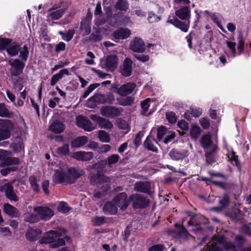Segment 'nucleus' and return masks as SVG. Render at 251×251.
<instances>
[{"mask_svg": "<svg viewBox=\"0 0 251 251\" xmlns=\"http://www.w3.org/2000/svg\"><path fill=\"white\" fill-rule=\"evenodd\" d=\"M226 44L231 53H232L233 56H236V43L235 42L226 41Z\"/></svg>", "mask_w": 251, "mask_h": 251, "instance_id": "e2e57ef3", "label": "nucleus"}, {"mask_svg": "<svg viewBox=\"0 0 251 251\" xmlns=\"http://www.w3.org/2000/svg\"><path fill=\"white\" fill-rule=\"evenodd\" d=\"M6 165H17L19 163V160L18 158L12 157L11 156H8L6 159L3 161Z\"/></svg>", "mask_w": 251, "mask_h": 251, "instance_id": "de8ad7c7", "label": "nucleus"}, {"mask_svg": "<svg viewBox=\"0 0 251 251\" xmlns=\"http://www.w3.org/2000/svg\"><path fill=\"white\" fill-rule=\"evenodd\" d=\"M67 174L68 177L72 181V182H68V183L71 184L74 183L75 179L83 175V171L75 168H72L68 170Z\"/></svg>", "mask_w": 251, "mask_h": 251, "instance_id": "b1692460", "label": "nucleus"}, {"mask_svg": "<svg viewBox=\"0 0 251 251\" xmlns=\"http://www.w3.org/2000/svg\"><path fill=\"white\" fill-rule=\"evenodd\" d=\"M128 6L127 0H118L115 7L120 11H126L128 8Z\"/></svg>", "mask_w": 251, "mask_h": 251, "instance_id": "4c0bfd02", "label": "nucleus"}, {"mask_svg": "<svg viewBox=\"0 0 251 251\" xmlns=\"http://www.w3.org/2000/svg\"><path fill=\"white\" fill-rule=\"evenodd\" d=\"M175 24V26L179 28L182 31L185 32L188 31L190 24L189 21H188L187 22H183L179 20H178V21L176 22Z\"/></svg>", "mask_w": 251, "mask_h": 251, "instance_id": "a19ab883", "label": "nucleus"}, {"mask_svg": "<svg viewBox=\"0 0 251 251\" xmlns=\"http://www.w3.org/2000/svg\"><path fill=\"white\" fill-rule=\"evenodd\" d=\"M228 157L231 161H234L235 165L237 167H239L240 166V163L238 160V157L236 155V153L234 151H231L230 152H229L228 153Z\"/></svg>", "mask_w": 251, "mask_h": 251, "instance_id": "3c124183", "label": "nucleus"}, {"mask_svg": "<svg viewBox=\"0 0 251 251\" xmlns=\"http://www.w3.org/2000/svg\"><path fill=\"white\" fill-rule=\"evenodd\" d=\"M120 159V156L117 154H113L109 156L106 159V162L109 166L117 163Z\"/></svg>", "mask_w": 251, "mask_h": 251, "instance_id": "49530a36", "label": "nucleus"}, {"mask_svg": "<svg viewBox=\"0 0 251 251\" xmlns=\"http://www.w3.org/2000/svg\"><path fill=\"white\" fill-rule=\"evenodd\" d=\"M60 99L58 97H54L51 99L49 102V106L51 108H54L58 104Z\"/></svg>", "mask_w": 251, "mask_h": 251, "instance_id": "69168bd1", "label": "nucleus"}, {"mask_svg": "<svg viewBox=\"0 0 251 251\" xmlns=\"http://www.w3.org/2000/svg\"><path fill=\"white\" fill-rule=\"evenodd\" d=\"M73 157L79 161H87L93 158V153L90 151H77L74 153Z\"/></svg>", "mask_w": 251, "mask_h": 251, "instance_id": "aec40b11", "label": "nucleus"}, {"mask_svg": "<svg viewBox=\"0 0 251 251\" xmlns=\"http://www.w3.org/2000/svg\"><path fill=\"white\" fill-rule=\"evenodd\" d=\"M166 117L169 123L171 124L175 123L176 121V114L173 112H168L166 114Z\"/></svg>", "mask_w": 251, "mask_h": 251, "instance_id": "13d9d810", "label": "nucleus"}, {"mask_svg": "<svg viewBox=\"0 0 251 251\" xmlns=\"http://www.w3.org/2000/svg\"><path fill=\"white\" fill-rule=\"evenodd\" d=\"M229 199L227 195L225 194L223 199L219 201V204L220 206L223 208H225L229 204Z\"/></svg>", "mask_w": 251, "mask_h": 251, "instance_id": "052dcab7", "label": "nucleus"}, {"mask_svg": "<svg viewBox=\"0 0 251 251\" xmlns=\"http://www.w3.org/2000/svg\"><path fill=\"white\" fill-rule=\"evenodd\" d=\"M3 210L6 214L11 217H16L19 216L17 208L8 203L4 205Z\"/></svg>", "mask_w": 251, "mask_h": 251, "instance_id": "473e14b6", "label": "nucleus"}, {"mask_svg": "<svg viewBox=\"0 0 251 251\" xmlns=\"http://www.w3.org/2000/svg\"><path fill=\"white\" fill-rule=\"evenodd\" d=\"M11 40L5 38H0V50L6 49Z\"/></svg>", "mask_w": 251, "mask_h": 251, "instance_id": "6e6d98bb", "label": "nucleus"}, {"mask_svg": "<svg viewBox=\"0 0 251 251\" xmlns=\"http://www.w3.org/2000/svg\"><path fill=\"white\" fill-rule=\"evenodd\" d=\"M130 31L127 28H120L113 33V37L117 39H125L130 35Z\"/></svg>", "mask_w": 251, "mask_h": 251, "instance_id": "a878e982", "label": "nucleus"}, {"mask_svg": "<svg viewBox=\"0 0 251 251\" xmlns=\"http://www.w3.org/2000/svg\"><path fill=\"white\" fill-rule=\"evenodd\" d=\"M34 211L38 214L39 220L43 221H48L54 215L53 211L48 207H35Z\"/></svg>", "mask_w": 251, "mask_h": 251, "instance_id": "0eeeda50", "label": "nucleus"}, {"mask_svg": "<svg viewBox=\"0 0 251 251\" xmlns=\"http://www.w3.org/2000/svg\"><path fill=\"white\" fill-rule=\"evenodd\" d=\"M8 63L12 67V69L10 70L11 76H16L23 73L25 64L20 60L18 59H10Z\"/></svg>", "mask_w": 251, "mask_h": 251, "instance_id": "1a4fd4ad", "label": "nucleus"}, {"mask_svg": "<svg viewBox=\"0 0 251 251\" xmlns=\"http://www.w3.org/2000/svg\"><path fill=\"white\" fill-rule=\"evenodd\" d=\"M151 189L150 183L148 181H139L134 185V189L135 191L143 193H148Z\"/></svg>", "mask_w": 251, "mask_h": 251, "instance_id": "4be33fe9", "label": "nucleus"}, {"mask_svg": "<svg viewBox=\"0 0 251 251\" xmlns=\"http://www.w3.org/2000/svg\"><path fill=\"white\" fill-rule=\"evenodd\" d=\"M0 141L10 138L14 129L13 124L9 120H0Z\"/></svg>", "mask_w": 251, "mask_h": 251, "instance_id": "39448f33", "label": "nucleus"}, {"mask_svg": "<svg viewBox=\"0 0 251 251\" xmlns=\"http://www.w3.org/2000/svg\"><path fill=\"white\" fill-rule=\"evenodd\" d=\"M75 33V30L74 29H70L68 31L66 34L65 36L63 37V40L67 42H69L72 40L74 34Z\"/></svg>", "mask_w": 251, "mask_h": 251, "instance_id": "0e129e2a", "label": "nucleus"}, {"mask_svg": "<svg viewBox=\"0 0 251 251\" xmlns=\"http://www.w3.org/2000/svg\"><path fill=\"white\" fill-rule=\"evenodd\" d=\"M64 128L63 124L59 121L53 122L50 126V130L56 133H60L63 132Z\"/></svg>", "mask_w": 251, "mask_h": 251, "instance_id": "72a5a7b5", "label": "nucleus"}, {"mask_svg": "<svg viewBox=\"0 0 251 251\" xmlns=\"http://www.w3.org/2000/svg\"><path fill=\"white\" fill-rule=\"evenodd\" d=\"M80 29L83 33V35L85 36L88 35L91 31V28L90 25L86 21L85 22H81L80 25Z\"/></svg>", "mask_w": 251, "mask_h": 251, "instance_id": "c03bdc74", "label": "nucleus"}, {"mask_svg": "<svg viewBox=\"0 0 251 251\" xmlns=\"http://www.w3.org/2000/svg\"><path fill=\"white\" fill-rule=\"evenodd\" d=\"M167 129L165 126L160 127L157 130V136L159 140H161L166 134Z\"/></svg>", "mask_w": 251, "mask_h": 251, "instance_id": "338daca9", "label": "nucleus"}, {"mask_svg": "<svg viewBox=\"0 0 251 251\" xmlns=\"http://www.w3.org/2000/svg\"><path fill=\"white\" fill-rule=\"evenodd\" d=\"M3 189L5 192L6 197L11 201H17L18 198L14 192L13 187L10 183H7L0 186V190Z\"/></svg>", "mask_w": 251, "mask_h": 251, "instance_id": "dca6fc26", "label": "nucleus"}, {"mask_svg": "<svg viewBox=\"0 0 251 251\" xmlns=\"http://www.w3.org/2000/svg\"><path fill=\"white\" fill-rule=\"evenodd\" d=\"M88 141L86 136H81L74 139L71 142V146L73 148H79L85 145Z\"/></svg>", "mask_w": 251, "mask_h": 251, "instance_id": "393cba45", "label": "nucleus"}, {"mask_svg": "<svg viewBox=\"0 0 251 251\" xmlns=\"http://www.w3.org/2000/svg\"><path fill=\"white\" fill-rule=\"evenodd\" d=\"M201 133V129L199 126L196 125H193L190 129V135L191 138L196 140L199 138Z\"/></svg>", "mask_w": 251, "mask_h": 251, "instance_id": "e433bc0d", "label": "nucleus"}, {"mask_svg": "<svg viewBox=\"0 0 251 251\" xmlns=\"http://www.w3.org/2000/svg\"><path fill=\"white\" fill-rule=\"evenodd\" d=\"M103 210L105 214L110 215H114L118 211L116 205L111 201L106 202L103 206Z\"/></svg>", "mask_w": 251, "mask_h": 251, "instance_id": "c85d7f7f", "label": "nucleus"}, {"mask_svg": "<svg viewBox=\"0 0 251 251\" xmlns=\"http://www.w3.org/2000/svg\"><path fill=\"white\" fill-rule=\"evenodd\" d=\"M52 180L54 182L56 183H68V182L72 181L68 177L67 171L63 168H59L55 170Z\"/></svg>", "mask_w": 251, "mask_h": 251, "instance_id": "6e6552de", "label": "nucleus"}, {"mask_svg": "<svg viewBox=\"0 0 251 251\" xmlns=\"http://www.w3.org/2000/svg\"><path fill=\"white\" fill-rule=\"evenodd\" d=\"M25 220L30 223H34L39 221L37 214L27 213L25 215Z\"/></svg>", "mask_w": 251, "mask_h": 251, "instance_id": "58836bf2", "label": "nucleus"}, {"mask_svg": "<svg viewBox=\"0 0 251 251\" xmlns=\"http://www.w3.org/2000/svg\"><path fill=\"white\" fill-rule=\"evenodd\" d=\"M118 59L115 55H109L103 61L101 62L100 66L102 68L107 71H113L117 67Z\"/></svg>", "mask_w": 251, "mask_h": 251, "instance_id": "9d476101", "label": "nucleus"}, {"mask_svg": "<svg viewBox=\"0 0 251 251\" xmlns=\"http://www.w3.org/2000/svg\"><path fill=\"white\" fill-rule=\"evenodd\" d=\"M134 57L138 60L145 62L149 60L150 57L148 55L145 54H135Z\"/></svg>", "mask_w": 251, "mask_h": 251, "instance_id": "774afa93", "label": "nucleus"}, {"mask_svg": "<svg viewBox=\"0 0 251 251\" xmlns=\"http://www.w3.org/2000/svg\"><path fill=\"white\" fill-rule=\"evenodd\" d=\"M122 20L121 21H117L115 20V21L112 22L111 21L110 22V24L112 26H116V25H122L125 23H126L129 21V18L126 16H123L121 17Z\"/></svg>", "mask_w": 251, "mask_h": 251, "instance_id": "603ef678", "label": "nucleus"}, {"mask_svg": "<svg viewBox=\"0 0 251 251\" xmlns=\"http://www.w3.org/2000/svg\"><path fill=\"white\" fill-rule=\"evenodd\" d=\"M11 113L4 103H0V117H9Z\"/></svg>", "mask_w": 251, "mask_h": 251, "instance_id": "a18cd8bd", "label": "nucleus"}, {"mask_svg": "<svg viewBox=\"0 0 251 251\" xmlns=\"http://www.w3.org/2000/svg\"><path fill=\"white\" fill-rule=\"evenodd\" d=\"M130 49L134 52H143L145 50L144 42L141 38H135L131 42Z\"/></svg>", "mask_w": 251, "mask_h": 251, "instance_id": "f3484780", "label": "nucleus"}, {"mask_svg": "<svg viewBox=\"0 0 251 251\" xmlns=\"http://www.w3.org/2000/svg\"><path fill=\"white\" fill-rule=\"evenodd\" d=\"M90 117L91 119L97 123L99 127L101 128L111 129L113 127L112 122L107 119L96 115H92Z\"/></svg>", "mask_w": 251, "mask_h": 251, "instance_id": "ddd939ff", "label": "nucleus"}, {"mask_svg": "<svg viewBox=\"0 0 251 251\" xmlns=\"http://www.w3.org/2000/svg\"><path fill=\"white\" fill-rule=\"evenodd\" d=\"M200 142L202 147L205 150L206 161L209 163L213 162L216 157L218 147L212 141L211 136L208 134L203 135Z\"/></svg>", "mask_w": 251, "mask_h": 251, "instance_id": "f03ea898", "label": "nucleus"}, {"mask_svg": "<svg viewBox=\"0 0 251 251\" xmlns=\"http://www.w3.org/2000/svg\"><path fill=\"white\" fill-rule=\"evenodd\" d=\"M129 199L134 209L145 208L150 203V200L141 194H133L130 196Z\"/></svg>", "mask_w": 251, "mask_h": 251, "instance_id": "423d86ee", "label": "nucleus"}, {"mask_svg": "<svg viewBox=\"0 0 251 251\" xmlns=\"http://www.w3.org/2000/svg\"><path fill=\"white\" fill-rule=\"evenodd\" d=\"M169 155L173 160H181L188 155V151L186 149H173L170 151Z\"/></svg>", "mask_w": 251, "mask_h": 251, "instance_id": "2eb2a0df", "label": "nucleus"}, {"mask_svg": "<svg viewBox=\"0 0 251 251\" xmlns=\"http://www.w3.org/2000/svg\"><path fill=\"white\" fill-rule=\"evenodd\" d=\"M113 202L122 210H126L129 204V201L127 199V194L125 192L117 195Z\"/></svg>", "mask_w": 251, "mask_h": 251, "instance_id": "9b49d317", "label": "nucleus"}, {"mask_svg": "<svg viewBox=\"0 0 251 251\" xmlns=\"http://www.w3.org/2000/svg\"><path fill=\"white\" fill-rule=\"evenodd\" d=\"M160 17L157 16L152 12L149 13L148 20L150 23H154L158 22L160 20Z\"/></svg>", "mask_w": 251, "mask_h": 251, "instance_id": "864d4df0", "label": "nucleus"}, {"mask_svg": "<svg viewBox=\"0 0 251 251\" xmlns=\"http://www.w3.org/2000/svg\"><path fill=\"white\" fill-rule=\"evenodd\" d=\"M175 227L178 229L177 234L178 237L183 240H188L190 239L192 236L188 232L186 229L181 225L179 224H176Z\"/></svg>", "mask_w": 251, "mask_h": 251, "instance_id": "bb28decb", "label": "nucleus"}, {"mask_svg": "<svg viewBox=\"0 0 251 251\" xmlns=\"http://www.w3.org/2000/svg\"><path fill=\"white\" fill-rule=\"evenodd\" d=\"M100 114L105 117L114 118L120 115V111L117 107L112 106H103L100 109Z\"/></svg>", "mask_w": 251, "mask_h": 251, "instance_id": "4468645a", "label": "nucleus"}, {"mask_svg": "<svg viewBox=\"0 0 251 251\" xmlns=\"http://www.w3.org/2000/svg\"><path fill=\"white\" fill-rule=\"evenodd\" d=\"M90 181L93 184L101 183L104 182H108L110 181V179L108 177L100 175L99 173L91 176Z\"/></svg>", "mask_w": 251, "mask_h": 251, "instance_id": "cd10ccee", "label": "nucleus"}, {"mask_svg": "<svg viewBox=\"0 0 251 251\" xmlns=\"http://www.w3.org/2000/svg\"><path fill=\"white\" fill-rule=\"evenodd\" d=\"M114 100V96L111 93L106 94L97 93L87 100L86 105L89 108H93L100 104H112Z\"/></svg>", "mask_w": 251, "mask_h": 251, "instance_id": "7ed1b4c3", "label": "nucleus"}, {"mask_svg": "<svg viewBox=\"0 0 251 251\" xmlns=\"http://www.w3.org/2000/svg\"><path fill=\"white\" fill-rule=\"evenodd\" d=\"M238 47L237 49L239 51V54L243 51L244 49V41L243 36L240 34L237 37Z\"/></svg>", "mask_w": 251, "mask_h": 251, "instance_id": "5fc2aeb1", "label": "nucleus"}, {"mask_svg": "<svg viewBox=\"0 0 251 251\" xmlns=\"http://www.w3.org/2000/svg\"><path fill=\"white\" fill-rule=\"evenodd\" d=\"M29 52L27 46L25 45L20 51V56L23 60L26 61L28 56Z\"/></svg>", "mask_w": 251, "mask_h": 251, "instance_id": "4d7b16f0", "label": "nucleus"}, {"mask_svg": "<svg viewBox=\"0 0 251 251\" xmlns=\"http://www.w3.org/2000/svg\"><path fill=\"white\" fill-rule=\"evenodd\" d=\"M133 83H127L122 85L117 90V93L121 96H125L131 94L135 87Z\"/></svg>", "mask_w": 251, "mask_h": 251, "instance_id": "6ab92c4d", "label": "nucleus"}, {"mask_svg": "<svg viewBox=\"0 0 251 251\" xmlns=\"http://www.w3.org/2000/svg\"><path fill=\"white\" fill-rule=\"evenodd\" d=\"M69 71L67 69L60 70L58 73L52 75L50 80V85L54 86L64 75H69Z\"/></svg>", "mask_w": 251, "mask_h": 251, "instance_id": "c756f323", "label": "nucleus"}, {"mask_svg": "<svg viewBox=\"0 0 251 251\" xmlns=\"http://www.w3.org/2000/svg\"><path fill=\"white\" fill-rule=\"evenodd\" d=\"M176 15L182 20H185L190 17V10L187 6H184L176 11Z\"/></svg>", "mask_w": 251, "mask_h": 251, "instance_id": "7c9ffc66", "label": "nucleus"}, {"mask_svg": "<svg viewBox=\"0 0 251 251\" xmlns=\"http://www.w3.org/2000/svg\"><path fill=\"white\" fill-rule=\"evenodd\" d=\"M6 50L9 55L11 56H16L19 51L20 46L15 42H12L11 41V43L7 46Z\"/></svg>", "mask_w": 251, "mask_h": 251, "instance_id": "2f4dec72", "label": "nucleus"}, {"mask_svg": "<svg viewBox=\"0 0 251 251\" xmlns=\"http://www.w3.org/2000/svg\"><path fill=\"white\" fill-rule=\"evenodd\" d=\"M221 245L227 251H238L232 243L226 242L224 236L219 234L213 237L207 245L206 250L208 251H222L220 247Z\"/></svg>", "mask_w": 251, "mask_h": 251, "instance_id": "f257e3e1", "label": "nucleus"}, {"mask_svg": "<svg viewBox=\"0 0 251 251\" xmlns=\"http://www.w3.org/2000/svg\"><path fill=\"white\" fill-rule=\"evenodd\" d=\"M60 234L57 231L50 230L47 232L40 240L41 244H50L51 248H57L65 244L62 238H58Z\"/></svg>", "mask_w": 251, "mask_h": 251, "instance_id": "20e7f679", "label": "nucleus"}, {"mask_svg": "<svg viewBox=\"0 0 251 251\" xmlns=\"http://www.w3.org/2000/svg\"><path fill=\"white\" fill-rule=\"evenodd\" d=\"M100 140L103 143H109L110 141L109 134L104 130H100L98 133Z\"/></svg>", "mask_w": 251, "mask_h": 251, "instance_id": "37998d69", "label": "nucleus"}, {"mask_svg": "<svg viewBox=\"0 0 251 251\" xmlns=\"http://www.w3.org/2000/svg\"><path fill=\"white\" fill-rule=\"evenodd\" d=\"M10 151L0 149V160L4 161L8 156H11Z\"/></svg>", "mask_w": 251, "mask_h": 251, "instance_id": "680f3d73", "label": "nucleus"}, {"mask_svg": "<svg viewBox=\"0 0 251 251\" xmlns=\"http://www.w3.org/2000/svg\"><path fill=\"white\" fill-rule=\"evenodd\" d=\"M29 182L32 190L38 193L40 191V187L37 182L36 177L34 176H31L29 177Z\"/></svg>", "mask_w": 251, "mask_h": 251, "instance_id": "79ce46f5", "label": "nucleus"}, {"mask_svg": "<svg viewBox=\"0 0 251 251\" xmlns=\"http://www.w3.org/2000/svg\"><path fill=\"white\" fill-rule=\"evenodd\" d=\"M151 100L150 98H147L141 102V106L142 108L141 113L143 115L147 114L148 112L149 107L150 106V102Z\"/></svg>", "mask_w": 251, "mask_h": 251, "instance_id": "ea45409f", "label": "nucleus"}, {"mask_svg": "<svg viewBox=\"0 0 251 251\" xmlns=\"http://www.w3.org/2000/svg\"><path fill=\"white\" fill-rule=\"evenodd\" d=\"M10 146L15 151H20L24 147L23 139L20 137H16Z\"/></svg>", "mask_w": 251, "mask_h": 251, "instance_id": "f704fd0d", "label": "nucleus"}, {"mask_svg": "<svg viewBox=\"0 0 251 251\" xmlns=\"http://www.w3.org/2000/svg\"><path fill=\"white\" fill-rule=\"evenodd\" d=\"M65 9H60L55 11L50 12L47 16V19L49 20H56L60 19L65 13Z\"/></svg>", "mask_w": 251, "mask_h": 251, "instance_id": "c9c22d12", "label": "nucleus"}, {"mask_svg": "<svg viewBox=\"0 0 251 251\" xmlns=\"http://www.w3.org/2000/svg\"><path fill=\"white\" fill-rule=\"evenodd\" d=\"M157 142L156 140L151 136H148L144 143V147L148 150L157 152L158 151L156 145Z\"/></svg>", "mask_w": 251, "mask_h": 251, "instance_id": "412c9836", "label": "nucleus"}, {"mask_svg": "<svg viewBox=\"0 0 251 251\" xmlns=\"http://www.w3.org/2000/svg\"><path fill=\"white\" fill-rule=\"evenodd\" d=\"M41 234L42 232L40 229L29 228L27 230L25 236L28 240L35 241L38 239Z\"/></svg>", "mask_w": 251, "mask_h": 251, "instance_id": "5701e85b", "label": "nucleus"}, {"mask_svg": "<svg viewBox=\"0 0 251 251\" xmlns=\"http://www.w3.org/2000/svg\"><path fill=\"white\" fill-rule=\"evenodd\" d=\"M58 210L62 213H65L69 211V207L67 203L65 202H61L58 206Z\"/></svg>", "mask_w": 251, "mask_h": 251, "instance_id": "bf43d9fd", "label": "nucleus"}, {"mask_svg": "<svg viewBox=\"0 0 251 251\" xmlns=\"http://www.w3.org/2000/svg\"><path fill=\"white\" fill-rule=\"evenodd\" d=\"M132 64V61L130 58H126L125 59L123 66L121 68V73L123 76L127 77L131 75Z\"/></svg>", "mask_w": 251, "mask_h": 251, "instance_id": "a211bd4d", "label": "nucleus"}, {"mask_svg": "<svg viewBox=\"0 0 251 251\" xmlns=\"http://www.w3.org/2000/svg\"><path fill=\"white\" fill-rule=\"evenodd\" d=\"M76 122L78 127L86 131H91L95 129L91 121L85 116H78L76 118Z\"/></svg>", "mask_w": 251, "mask_h": 251, "instance_id": "f8f14e48", "label": "nucleus"}, {"mask_svg": "<svg viewBox=\"0 0 251 251\" xmlns=\"http://www.w3.org/2000/svg\"><path fill=\"white\" fill-rule=\"evenodd\" d=\"M100 85V83H94L89 85L87 89L84 93L83 95L82 96L83 98H86L91 92H92L95 89L98 88Z\"/></svg>", "mask_w": 251, "mask_h": 251, "instance_id": "09e8293b", "label": "nucleus"}, {"mask_svg": "<svg viewBox=\"0 0 251 251\" xmlns=\"http://www.w3.org/2000/svg\"><path fill=\"white\" fill-rule=\"evenodd\" d=\"M69 152V144H64L63 146L58 148L56 149V152L60 155H66Z\"/></svg>", "mask_w": 251, "mask_h": 251, "instance_id": "8fccbe9b", "label": "nucleus"}]
</instances>
